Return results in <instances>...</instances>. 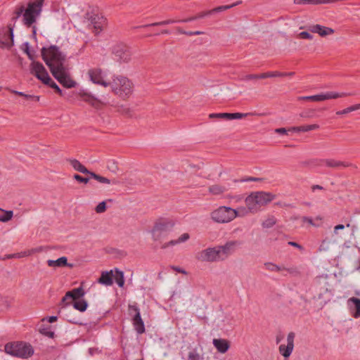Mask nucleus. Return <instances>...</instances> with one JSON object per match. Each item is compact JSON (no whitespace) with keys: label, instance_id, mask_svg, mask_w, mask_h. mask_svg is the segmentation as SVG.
<instances>
[{"label":"nucleus","instance_id":"obj_48","mask_svg":"<svg viewBox=\"0 0 360 360\" xmlns=\"http://www.w3.org/2000/svg\"><path fill=\"white\" fill-rule=\"evenodd\" d=\"M106 209V203L105 201H102L96 207L95 210L97 213H102Z\"/></svg>","mask_w":360,"mask_h":360},{"label":"nucleus","instance_id":"obj_50","mask_svg":"<svg viewBox=\"0 0 360 360\" xmlns=\"http://www.w3.org/2000/svg\"><path fill=\"white\" fill-rule=\"evenodd\" d=\"M107 167L108 169L113 172H115L117 170V165L114 160H109L108 162Z\"/></svg>","mask_w":360,"mask_h":360},{"label":"nucleus","instance_id":"obj_39","mask_svg":"<svg viewBox=\"0 0 360 360\" xmlns=\"http://www.w3.org/2000/svg\"><path fill=\"white\" fill-rule=\"evenodd\" d=\"M349 301L353 302L355 306L356 311L354 317L358 318L360 316V299L356 297H351Z\"/></svg>","mask_w":360,"mask_h":360},{"label":"nucleus","instance_id":"obj_27","mask_svg":"<svg viewBox=\"0 0 360 360\" xmlns=\"http://www.w3.org/2000/svg\"><path fill=\"white\" fill-rule=\"evenodd\" d=\"M293 3L298 5H319L327 4V0H294Z\"/></svg>","mask_w":360,"mask_h":360},{"label":"nucleus","instance_id":"obj_33","mask_svg":"<svg viewBox=\"0 0 360 360\" xmlns=\"http://www.w3.org/2000/svg\"><path fill=\"white\" fill-rule=\"evenodd\" d=\"M11 92L13 94H16V95H18V96L24 97L26 100H30V101H35V102L39 101V96L26 94L24 92L18 91H16V90H12Z\"/></svg>","mask_w":360,"mask_h":360},{"label":"nucleus","instance_id":"obj_35","mask_svg":"<svg viewBox=\"0 0 360 360\" xmlns=\"http://www.w3.org/2000/svg\"><path fill=\"white\" fill-rule=\"evenodd\" d=\"M240 4V1H237V2L230 4V5L220 6H218V7H216V8L212 9V11L213 13L222 12V11H226L228 9H230L231 8H233L234 6H238Z\"/></svg>","mask_w":360,"mask_h":360},{"label":"nucleus","instance_id":"obj_1","mask_svg":"<svg viewBox=\"0 0 360 360\" xmlns=\"http://www.w3.org/2000/svg\"><path fill=\"white\" fill-rule=\"evenodd\" d=\"M43 2L44 0H35L32 2H30L27 8L20 6L15 12L16 18L22 15L23 23L26 26L30 27L36 22L37 18L39 16L42 10Z\"/></svg>","mask_w":360,"mask_h":360},{"label":"nucleus","instance_id":"obj_2","mask_svg":"<svg viewBox=\"0 0 360 360\" xmlns=\"http://www.w3.org/2000/svg\"><path fill=\"white\" fill-rule=\"evenodd\" d=\"M41 55L43 60L51 72L64 67L65 56L58 46L52 45L48 48L43 47Z\"/></svg>","mask_w":360,"mask_h":360},{"label":"nucleus","instance_id":"obj_19","mask_svg":"<svg viewBox=\"0 0 360 360\" xmlns=\"http://www.w3.org/2000/svg\"><path fill=\"white\" fill-rule=\"evenodd\" d=\"M309 30L313 33L319 34L321 37H326L335 32L333 29L321 25H311L309 27Z\"/></svg>","mask_w":360,"mask_h":360},{"label":"nucleus","instance_id":"obj_29","mask_svg":"<svg viewBox=\"0 0 360 360\" xmlns=\"http://www.w3.org/2000/svg\"><path fill=\"white\" fill-rule=\"evenodd\" d=\"M89 175L90 176L91 178L94 179L95 180L98 181V182H100L101 184H115V182H114V181L112 182L109 179L102 176H100L98 174H96V173L92 172H91Z\"/></svg>","mask_w":360,"mask_h":360},{"label":"nucleus","instance_id":"obj_7","mask_svg":"<svg viewBox=\"0 0 360 360\" xmlns=\"http://www.w3.org/2000/svg\"><path fill=\"white\" fill-rule=\"evenodd\" d=\"M238 216L236 210L230 207L221 206L210 213L211 219L219 224H226L231 221Z\"/></svg>","mask_w":360,"mask_h":360},{"label":"nucleus","instance_id":"obj_13","mask_svg":"<svg viewBox=\"0 0 360 360\" xmlns=\"http://www.w3.org/2000/svg\"><path fill=\"white\" fill-rule=\"evenodd\" d=\"M115 58L121 62L128 63L131 59V51L126 45L117 44L113 48Z\"/></svg>","mask_w":360,"mask_h":360},{"label":"nucleus","instance_id":"obj_42","mask_svg":"<svg viewBox=\"0 0 360 360\" xmlns=\"http://www.w3.org/2000/svg\"><path fill=\"white\" fill-rule=\"evenodd\" d=\"M174 22H178L177 20L169 19V20H162L160 22H153V23L149 24V25H145V27L166 25L172 24Z\"/></svg>","mask_w":360,"mask_h":360},{"label":"nucleus","instance_id":"obj_11","mask_svg":"<svg viewBox=\"0 0 360 360\" xmlns=\"http://www.w3.org/2000/svg\"><path fill=\"white\" fill-rule=\"evenodd\" d=\"M53 76L64 86L68 88L75 87L77 84L76 82L72 80L64 67L59 68L51 72Z\"/></svg>","mask_w":360,"mask_h":360},{"label":"nucleus","instance_id":"obj_16","mask_svg":"<svg viewBox=\"0 0 360 360\" xmlns=\"http://www.w3.org/2000/svg\"><path fill=\"white\" fill-rule=\"evenodd\" d=\"M91 22V29L96 34H99L106 23V20L103 16L99 15H94L89 18Z\"/></svg>","mask_w":360,"mask_h":360},{"label":"nucleus","instance_id":"obj_54","mask_svg":"<svg viewBox=\"0 0 360 360\" xmlns=\"http://www.w3.org/2000/svg\"><path fill=\"white\" fill-rule=\"evenodd\" d=\"M41 333L49 337V338H53L54 333L53 331L49 330V329L43 328L40 330Z\"/></svg>","mask_w":360,"mask_h":360},{"label":"nucleus","instance_id":"obj_60","mask_svg":"<svg viewBox=\"0 0 360 360\" xmlns=\"http://www.w3.org/2000/svg\"><path fill=\"white\" fill-rule=\"evenodd\" d=\"M260 76H261V74H259V75H255V74L250 75L249 74V80L257 79H262L260 77Z\"/></svg>","mask_w":360,"mask_h":360},{"label":"nucleus","instance_id":"obj_46","mask_svg":"<svg viewBox=\"0 0 360 360\" xmlns=\"http://www.w3.org/2000/svg\"><path fill=\"white\" fill-rule=\"evenodd\" d=\"M248 116V113L233 112L231 113L230 120H238Z\"/></svg>","mask_w":360,"mask_h":360},{"label":"nucleus","instance_id":"obj_59","mask_svg":"<svg viewBox=\"0 0 360 360\" xmlns=\"http://www.w3.org/2000/svg\"><path fill=\"white\" fill-rule=\"evenodd\" d=\"M345 229V226L342 224H338L334 228V233H337L338 230H342Z\"/></svg>","mask_w":360,"mask_h":360},{"label":"nucleus","instance_id":"obj_31","mask_svg":"<svg viewBox=\"0 0 360 360\" xmlns=\"http://www.w3.org/2000/svg\"><path fill=\"white\" fill-rule=\"evenodd\" d=\"M186 360H203V356L199 354L197 348H192L188 352Z\"/></svg>","mask_w":360,"mask_h":360},{"label":"nucleus","instance_id":"obj_56","mask_svg":"<svg viewBox=\"0 0 360 360\" xmlns=\"http://www.w3.org/2000/svg\"><path fill=\"white\" fill-rule=\"evenodd\" d=\"M288 131H290L289 129H287L285 128H277L275 129V132L279 134H288Z\"/></svg>","mask_w":360,"mask_h":360},{"label":"nucleus","instance_id":"obj_28","mask_svg":"<svg viewBox=\"0 0 360 360\" xmlns=\"http://www.w3.org/2000/svg\"><path fill=\"white\" fill-rule=\"evenodd\" d=\"M73 307L77 310H78L81 312H83V311H86V309L88 307V303L84 300H75V302L73 303Z\"/></svg>","mask_w":360,"mask_h":360},{"label":"nucleus","instance_id":"obj_57","mask_svg":"<svg viewBox=\"0 0 360 360\" xmlns=\"http://www.w3.org/2000/svg\"><path fill=\"white\" fill-rule=\"evenodd\" d=\"M171 269H172L173 270L177 271V272H179V273H181L183 274H187V272L186 270L179 267V266H170Z\"/></svg>","mask_w":360,"mask_h":360},{"label":"nucleus","instance_id":"obj_26","mask_svg":"<svg viewBox=\"0 0 360 360\" xmlns=\"http://www.w3.org/2000/svg\"><path fill=\"white\" fill-rule=\"evenodd\" d=\"M79 95L84 101L87 102L92 105L96 103V98L85 90H81Z\"/></svg>","mask_w":360,"mask_h":360},{"label":"nucleus","instance_id":"obj_40","mask_svg":"<svg viewBox=\"0 0 360 360\" xmlns=\"http://www.w3.org/2000/svg\"><path fill=\"white\" fill-rule=\"evenodd\" d=\"M283 271H286L288 273H289L290 275L293 276H298L300 275V271L298 267L295 266H291L289 267L285 266V269Z\"/></svg>","mask_w":360,"mask_h":360},{"label":"nucleus","instance_id":"obj_25","mask_svg":"<svg viewBox=\"0 0 360 360\" xmlns=\"http://www.w3.org/2000/svg\"><path fill=\"white\" fill-rule=\"evenodd\" d=\"M319 128V125L316 124H309V125H303L300 127H292L289 128V131L293 132H300V131H309L311 130L317 129Z\"/></svg>","mask_w":360,"mask_h":360},{"label":"nucleus","instance_id":"obj_38","mask_svg":"<svg viewBox=\"0 0 360 360\" xmlns=\"http://www.w3.org/2000/svg\"><path fill=\"white\" fill-rule=\"evenodd\" d=\"M359 109H360V103L355 104V105L349 106L342 110L337 111L336 115H345V114H347L349 112H351L352 111L359 110Z\"/></svg>","mask_w":360,"mask_h":360},{"label":"nucleus","instance_id":"obj_14","mask_svg":"<svg viewBox=\"0 0 360 360\" xmlns=\"http://www.w3.org/2000/svg\"><path fill=\"white\" fill-rule=\"evenodd\" d=\"M240 245L241 243L238 240H231L226 243L223 245H219L223 259H226L240 248Z\"/></svg>","mask_w":360,"mask_h":360},{"label":"nucleus","instance_id":"obj_53","mask_svg":"<svg viewBox=\"0 0 360 360\" xmlns=\"http://www.w3.org/2000/svg\"><path fill=\"white\" fill-rule=\"evenodd\" d=\"M212 14H213L212 11L210 10L207 11L200 13L197 16L195 17V18H196V19L203 18L208 16L210 15H212Z\"/></svg>","mask_w":360,"mask_h":360},{"label":"nucleus","instance_id":"obj_55","mask_svg":"<svg viewBox=\"0 0 360 360\" xmlns=\"http://www.w3.org/2000/svg\"><path fill=\"white\" fill-rule=\"evenodd\" d=\"M302 221L303 223H308L309 224L311 225V226H314V221H313V219L310 217H302Z\"/></svg>","mask_w":360,"mask_h":360},{"label":"nucleus","instance_id":"obj_12","mask_svg":"<svg viewBox=\"0 0 360 360\" xmlns=\"http://www.w3.org/2000/svg\"><path fill=\"white\" fill-rule=\"evenodd\" d=\"M129 309L131 311H134V314L132 317V324L137 333L142 334L145 332V325L141 319L140 310L136 305H129Z\"/></svg>","mask_w":360,"mask_h":360},{"label":"nucleus","instance_id":"obj_18","mask_svg":"<svg viewBox=\"0 0 360 360\" xmlns=\"http://www.w3.org/2000/svg\"><path fill=\"white\" fill-rule=\"evenodd\" d=\"M323 161L326 167L334 169H341L342 168L351 167L352 165V163L348 162L337 160L333 158L324 159Z\"/></svg>","mask_w":360,"mask_h":360},{"label":"nucleus","instance_id":"obj_21","mask_svg":"<svg viewBox=\"0 0 360 360\" xmlns=\"http://www.w3.org/2000/svg\"><path fill=\"white\" fill-rule=\"evenodd\" d=\"M212 343L220 353H225L229 348L228 341L224 339H214Z\"/></svg>","mask_w":360,"mask_h":360},{"label":"nucleus","instance_id":"obj_30","mask_svg":"<svg viewBox=\"0 0 360 360\" xmlns=\"http://www.w3.org/2000/svg\"><path fill=\"white\" fill-rule=\"evenodd\" d=\"M276 219L273 215H268L267 218L262 222V226L264 229L273 227L276 224Z\"/></svg>","mask_w":360,"mask_h":360},{"label":"nucleus","instance_id":"obj_9","mask_svg":"<svg viewBox=\"0 0 360 360\" xmlns=\"http://www.w3.org/2000/svg\"><path fill=\"white\" fill-rule=\"evenodd\" d=\"M198 259L202 262H216L224 261L219 246L206 248L198 252Z\"/></svg>","mask_w":360,"mask_h":360},{"label":"nucleus","instance_id":"obj_8","mask_svg":"<svg viewBox=\"0 0 360 360\" xmlns=\"http://www.w3.org/2000/svg\"><path fill=\"white\" fill-rule=\"evenodd\" d=\"M87 77L92 83L101 85L103 87H108L110 81L108 79L106 71L99 68H92L87 71Z\"/></svg>","mask_w":360,"mask_h":360},{"label":"nucleus","instance_id":"obj_5","mask_svg":"<svg viewBox=\"0 0 360 360\" xmlns=\"http://www.w3.org/2000/svg\"><path fill=\"white\" fill-rule=\"evenodd\" d=\"M30 73L34 75L39 80L44 84L49 85L56 89L60 95H63V91L60 89L58 85L51 79L42 63L33 61L30 64Z\"/></svg>","mask_w":360,"mask_h":360},{"label":"nucleus","instance_id":"obj_3","mask_svg":"<svg viewBox=\"0 0 360 360\" xmlns=\"http://www.w3.org/2000/svg\"><path fill=\"white\" fill-rule=\"evenodd\" d=\"M276 195L269 192L256 191L249 194V212L257 213L274 200Z\"/></svg>","mask_w":360,"mask_h":360},{"label":"nucleus","instance_id":"obj_62","mask_svg":"<svg viewBox=\"0 0 360 360\" xmlns=\"http://www.w3.org/2000/svg\"><path fill=\"white\" fill-rule=\"evenodd\" d=\"M57 320V316H49L47 318V321L49 323H53L54 321H56Z\"/></svg>","mask_w":360,"mask_h":360},{"label":"nucleus","instance_id":"obj_47","mask_svg":"<svg viewBox=\"0 0 360 360\" xmlns=\"http://www.w3.org/2000/svg\"><path fill=\"white\" fill-rule=\"evenodd\" d=\"M25 46V52L26 53V54L27 55L28 58L30 60H32V63L33 61H35L34 60V55L31 53L30 50V44L28 42H26L24 44Z\"/></svg>","mask_w":360,"mask_h":360},{"label":"nucleus","instance_id":"obj_23","mask_svg":"<svg viewBox=\"0 0 360 360\" xmlns=\"http://www.w3.org/2000/svg\"><path fill=\"white\" fill-rule=\"evenodd\" d=\"M47 264L50 267H60L65 266H72L71 264H68V259L66 257H61L56 260L49 259L47 261Z\"/></svg>","mask_w":360,"mask_h":360},{"label":"nucleus","instance_id":"obj_64","mask_svg":"<svg viewBox=\"0 0 360 360\" xmlns=\"http://www.w3.org/2000/svg\"><path fill=\"white\" fill-rule=\"evenodd\" d=\"M311 188L312 191H314L316 189L323 190V187L319 185H313Z\"/></svg>","mask_w":360,"mask_h":360},{"label":"nucleus","instance_id":"obj_51","mask_svg":"<svg viewBox=\"0 0 360 360\" xmlns=\"http://www.w3.org/2000/svg\"><path fill=\"white\" fill-rule=\"evenodd\" d=\"M73 178L80 183L87 184L89 181V178L82 177L79 174H75Z\"/></svg>","mask_w":360,"mask_h":360},{"label":"nucleus","instance_id":"obj_43","mask_svg":"<svg viewBox=\"0 0 360 360\" xmlns=\"http://www.w3.org/2000/svg\"><path fill=\"white\" fill-rule=\"evenodd\" d=\"M323 160L324 159H312L308 162H304V164L309 165L311 167H321L324 165Z\"/></svg>","mask_w":360,"mask_h":360},{"label":"nucleus","instance_id":"obj_20","mask_svg":"<svg viewBox=\"0 0 360 360\" xmlns=\"http://www.w3.org/2000/svg\"><path fill=\"white\" fill-rule=\"evenodd\" d=\"M85 295V292L82 287H79L75 288L70 291H68L65 293V295L63 297L62 301L65 302L67 299L72 298L74 301L79 300V298L82 297Z\"/></svg>","mask_w":360,"mask_h":360},{"label":"nucleus","instance_id":"obj_32","mask_svg":"<svg viewBox=\"0 0 360 360\" xmlns=\"http://www.w3.org/2000/svg\"><path fill=\"white\" fill-rule=\"evenodd\" d=\"M13 212L11 210H0V221L6 222L13 217Z\"/></svg>","mask_w":360,"mask_h":360},{"label":"nucleus","instance_id":"obj_17","mask_svg":"<svg viewBox=\"0 0 360 360\" xmlns=\"http://www.w3.org/2000/svg\"><path fill=\"white\" fill-rule=\"evenodd\" d=\"M169 223H158L156 224L152 230L153 238L155 240H160V238L166 234L169 227Z\"/></svg>","mask_w":360,"mask_h":360},{"label":"nucleus","instance_id":"obj_24","mask_svg":"<svg viewBox=\"0 0 360 360\" xmlns=\"http://www.w3.org/2000/svg\"><path fill=\"white\" fill-rule=\"evenodd\" d=\"M69 162L73 169L77 172L87 174H89L91 172L79 160L76 159H70Z\"/></svg>","mask_w":360,"mask_h":360},{"label":"nucleus","instance_id":"obj_45","mask_svg":"<svg viewBox=\"0 0 360 360\" xmlns=\"http://www.w3.org/2000/svg\"><path fill=\"white\" fill-rule=\"evenodd\" d=\"M118 276L116 277V283L120 287H122L124 284V274L122 271H117Z\"/></svg>","mask_w":360,"mask_h":360},{"label":"nucleus","instance_id":"obj_6","mask_svg":"<svg viewBox=\"0 0 360 360\" xmlns=\"http://www.w3.org/2000/svg\"><path fill=\"white\" fill-rule=\"evenodd\" d=\"M5 352L13 356L27 359L34 354V349L30 344L22 342L8 343L5 345Z\"/></svg>","mask_w":360,"mask_h":360},{"label":"nucleus","instance_id":"obj_37","mask_svg":"<svg viewBox=\"0 0 360 360\" xmlns=\"http://www.w3.org/2000/svg\"><path fill=\"white\" fill-rule=\"evenodd\" d=\"M266 269L270 271H281L285 269V266H278L271 262H266L264 264Z\"/></svg>","mask_w":360,"mask_h":360},{"label":"nucleus","instance_id":"obj_44","mask_svg":"<svg viewBox=\"0 0 360 360\" xmlns=\"http://www.w3.org/2000/svg\"><path fill=\"white\" fill-rule=\"evenodd\" d=\"M274 77H284V74H281L280 72H269L261 74V78Z\"/></svg>","mask_w":360,"mask_h":360},{"label":"nucleus","instance_id":"obj_61","mask_svg":"<svg viewBox=\"0 0 360 360\" xmlns=\"http://www.w3.org/2000/svg\"><path fill=\"white\" fill-rule=\"evenodd\" d=\"M196 20V18H195V17H193V18H187V19H184V20H177L178 22H191V21H193V20Z\"/></svg>","mask_w":360,"mask_h":360},{"label":"nucleus","instance_id":"obj_34","mask_svg":"<svg viewBox=\"0 0 360 360\" xmlns=\"http://www.w3.org/2000/svg\"><path fill=\"white\" fill-rule=\"evenodd\" d=\"M190 238V235L188 233H183L176 240H173L169 242V245H175L179 243H184Z\"/></svg>","mask_w":360,"mask_h":360},{"label":"nucleus","instance_id":"obj_10","mask_svg":"<svg viewBox=\"0 0 360 360\" xmlns=\"http://www.w3.org/2000/svg\"><path fill=\"white\" fill-rule=\"evenodd\" d=\"M354 93L352 92H335L328 91L325 94H321L318 95L309 96H300L298 98L300 101H322L328 99H335L338 98H343L347 96H354Z\"/></svg>","mask_w":360,"mask_h":360},{"label":"nucleus","instance_id":"obj_58","mask_svg":"<svg viewBox=\"0 0 360 360\" xmlns=\"http://www.w3.org/2000/svg\"><path fill=\"white\" fill-rule=\"evenodd\" d=\"M288 244H289L290 245H291V246H293V247L297 248H299V249H300V250H302V245H300V244H298V243H296V242L290 241V242H288Z\"/></svg>","mask_w":360,"mask_h":360},{"label":"nucleus","instance_id":"obj_36","mask_svg":"<svg viewBox=\"0 0 360 360\" xmlns=\"http://www.w3.org/2000/svg\"><path fill=\"white\" fill-rule=\"evenodd\" d=\"M226 191V188L224 186H219V185H213L209 188V191L213 195H219L223 193Z\"/></svg>","mask_w":360,"mask_h":360},{"label":"nucleus","instance_id":"obj_4","mask_svg":"<svg viewBox=\"0 0 360 360\" xmlns=\"http://www.w3.org/2000/svg\"><path fill=\"white\" fill-rule=\"evenodd\" d=\"M109 86L115 94L122 98L129 96L133 89L131 82L128 78L120 75L112 77Z\"/></svg>","mask_w":360,"mask_h":360},{"label":"nucleus","instance_id":"obj_49","mask_svg":"<svg viewBox=\"0 0 360 360\" xmlns=\"http://www.w3.org/2000/svg\"><path fill=\"white\" fill-rule=\"evenodd\" d=\"M330 240L328 238L323 240L322 243L319 247V250L325 251V250H328V245L330 244Z\"/></svg>","mask_w":360,"mask_h":360},{"label":"nucleus","instance_id":"obj_41","mask_svg":"<svg viewBox=\"0 0 360 360\" xmlns=\"http://www.w3.org/2000/svg\"><path fill=\"white\" fill-rule=\"evenodd\" d=\"M231 113L221 112V113H211L209 115L210 118H220L230 120Z\"/></svg>","mask_w":360,"mask_h":360},{"label":"nucleus","instance_id":"obj_15","mask_svg":"<svg viewBox=\"0 0 360 360\" xmlns=\"http://www.w3.org/2000/svg\"><path fill=\"white\" fill-rule=\"evenodd\" d=\"M295 337V333H293V332L289 333L288 335V337H287V342H288L287 345H281L279 346V352L285 358L289 357L293 351Z\"/></svg>","mask_w":360,"mask_h":360},{"label":"nucleus","instance_id":"obj_63","mask_svg":"<svg viewBox=\"0 0 360 360\" xmlns=\"http://www.w3.org/2000/svg\"><path fill=\"white\" fill-rule=\"evenodd\" d=\"M262 178L251 177L249 176V181H262Z\"/></svg>","mask_w":360,"mask_h":360},{"label":"nucleus","instance_id":"obj_22","mask_svg":"<svg viewBox=\"0 0 360 360\" xmlns=\"http://www.w3.org/2000/svg\"><path fill=\"white\" fill-rule=\"evenodd\" d=\"M98 282L105 286H110L112 285V271H103L101 277L98 278Z\"/></svg>","mask_w":360,"mask_h":360},{"label":"nucleus","instance_id":"obj_52","mask_svg":"<svg viewBox=\"0 0 360 360\" xmlns=\"http://www.w3.org/2000/svg\"><path fill=\"white\" fill-rule=\"evenodd\" d=\"M299 36L302 39H312L313 35L309 33L308 32H302L299 34Z\"/></svg>","mask_w":360,"mask_h":360}]
</instances>
